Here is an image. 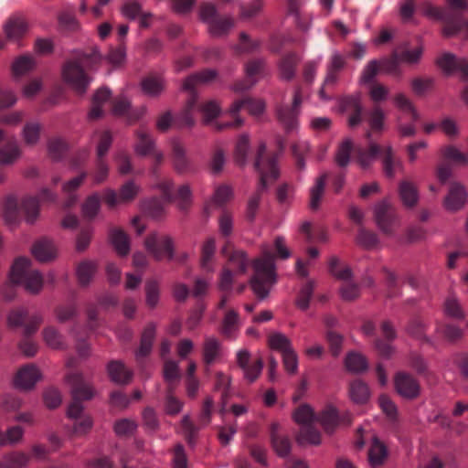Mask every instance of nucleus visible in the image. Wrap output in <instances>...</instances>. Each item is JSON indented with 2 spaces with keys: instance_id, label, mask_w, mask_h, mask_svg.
I'll use <instances>...</instances> for the list:
<instances>
[{
  "instance_id": "obj_24",
  "label": "nucleus",
  "mask_w": 468,
  "mask_h": 468,
  "mask_svg": "<svg viewBox=\"0 0 468 468\" xmlns=\"http://www.w3.org/2000/svg\"><path fill=\"white\" fill-rule=\"evenodd\" d=\"M265 61L256 58L250 60L245 67L246 79L234 85L235 91H243L252 87L264 72Z\"/></svg>"
},
{
  "instance_id": "obj_64",
  "label": "nucleus",
  "mask_w": 468,
  "mask_h": 468,
  "mask_svg": "<svg viewBox=\"0 0 468 468\" xmlns=\"http://www.w3.org/2000/svg\"><path fill=\"white\" fill-rule=\"evenodd\" d=\"M264 6V0H251L249 4L239 5L240 18L250 19L257 16Z\"/></svg>"
},
{
  "instance_id": "obj_14",
  "label": "nucleus",
  "mask_w": 468,
  "mask_h": 468,
  "mask_svg": "<svg viewBox=\"0 0 468 468\" xmlns=\"http://www.w3.org/2000/svg\"><path fill=\"white\" fill-rule=\"evenodd\" d=\"M264 107L265 105L261 100H254L251 98H243L241 100H238L232 104L230 108V114L234 120L232 122H217V129L223 130L229 127L238 128L243 123V121L239 116H237L238 112L241 109L248 111L250 114L260 115L263 112Z\"/></svg>"
},
{
  "instance_id": "obj_19",
  "label": "nucleus",
  "mask_w": 468,
  "mask_h": 468,
  "mask_svg": "<svg viewBox=\"0 0 468 468\" xmlns=\"http://www.w3.org/2000/svg\"><path fill=\"white\" fill-rule=\"evenodd\" d=\"M146 250L157 260L164 258L173 259L174 250L173 241L166 235L150 234L144 241Z\"/></svg>"
},
{
  "instance_id": "obj_58",
  "label": "nucleus",
  "mask_w": 468,
  "mask_h": 468,
  "mask_svg": "<svg viewBox=\"0 0 468 468\" xmlns=\"http://www.w3.org/2000/svg\"><path fill=\"white\" fill-rule=\"evenodd\" d=\"M96 271V265L90 261L80 262L77 268V276L80 285L86 286L90 283Z\"/></svg>"
},
{
  "instance_id": "obj_61",
  "label": "nucleus",
  "mask_w": 468,
  "mask_h": 468,
  "mask_svg": "<svg viewBox=\"0 0 468 468\" xmlns=\"http://www.w3.org/2000/svg\"><path fill=\"white\" fill-rule=\"evenodd\" d=\"M4 218L8 225L16 224L18 220V203L16 197H7L4 202Z\"/></svg>"
},
{
  "instance_id": "obj_57",
  "label": "nucleus",
  "mask_w": 468,
  "mask_h": 468,
  "mask_svg": "<svg viewBox=\"0 0 468 468\" xmlns=\"http://www.w3.org/2000/svg\"><path fill=\"white\" fill-rule=\"evenodd\" d=\"M35 61L31 56L23 55L18 57L12 65V72L16 78H18L32 70Z\"/></svg>"
},
{
  "instance_id": "obj_35",
  "label": "nucleus",
  "mask_w": 468,
  "mask_h": 468,
  "mask_svg": "<svg viewBox=\"0 0 468 468\" xmlns=\"http://www.w3.org/2000/svg\"><path fill=\"white\" fill-rule=\"evenodd\" d=\"M399 195L407 207H414L419 200V192L416 186L408 180H403L399 185Z\"/></svg>"
},
{
  "instance_id": "obj_26",
  "label": "nucleus",
  "mask_w": 468,
  "mask_h": 468,
  "mask_svg": "<svg viewBox=\"0 0 468 468\" xmlns=\"http://www.w3.org/2000/svg\"><path fill=\"white\" fill-rule=\"evenodd\" d=\"M0 143H4L0 147V165H12L20 156V149L16 140L13 137H7L0 130Z\"/></svg>"
},
{
  "instance_id": "obj_21",
  "label": "nucleus",
  "mask_w": 468,
  "mask_h": 468,
  "mask_svg": "<svg viewBox=\"0 0 468 468\" xmlns=\"http://www.w3.org/2000/svg\"><path fill=\"white\" fill-rule=\"evenodd\" d=\"M436 64L446 75H450L455 70L460 71L462 80L468 81V60L466 58H458L452 53L444 52L437 58Z\"/></svg>"
},
{
  "instance_id": "obj_16",
  "label": "nucleus",
  "mask_w": 468,
  "mask_h": 468,
  "mask_svg": "<svg viewBox=\"0 0 468 468\" xmlns=\"http://www.w3.org/2000/svg\"><path fill=\"white\" fill-rule=\"evenodd\" d=\"M346 65V56L337 51L332 53L326 65L325 78L319 90V95L322 100H330L331 97L325 93V90L336 85L340 78V72L345 69Z\"/></svg>"
},
{
  "instance_id": "obj_54",
  "label": "nucleus",
  "mask_w": 468,
  "mask_h": 468,
  "mask_svg": "<svg viewBox=\"0 0 468 468\" xmlns=\"http://www.w3.org/2000/svg\"><path fill=\"white\" fill-rule=\"evenodd\" d=\"M86 176V173H82L81 175L72 178L63 186V191L69 195L64 204L65 207L69 208L74 206L77 202V197L73 194V192L81 185Z\"/></svg>"
},
{
  "instance_id": "obj_18",
  "label": "nucleus",
  "mask_w": 468,
  "mask_h": 468,
  "mask_svg": "<svg viewBox=\"0 0 468 468\" xmlns=\"http://www.w3.org/2000/svg\"><path fill=\"white\" fill-rule=\"evenodd\" d=\"M374 215L380 230L387 235H391L399 223L395 207L384 199L376 205Z\"/></svg>"
},
{
  "instance_id": "obj_13",
  "label": "nucleus",
  "mask_w": 468,
  "mask_h": 468,
  "mask_svg": "<svg viewBox=\"0 0 468 468\" xmlns=\"http://www.w3.org/2000/svg\"><path fill=\"white\" fill-rule=\"evenodd\" d=\"M156 187L162 193V199L154 197L143 204L144 211L155 219L161 218L165 214V205L174 199V183L169 178L159 179Z\"/></svg>"
},
{
  "instance_id": "obj_10",
  "label": "nucleus",
  "mask_w": 468,
  "mask_h": 468,
  "mask_svg": "<svg viewBox=\"0 0 468 468\" xmlns=\"http://www.w3.org/2000/svg\"><path fill=\"white\" fill-rule=\"evenodd\" d=\"M199 13L202 21L207 24L208 31L213 37L228 35L235 25L232 16L220 15L213 4H202Z\"/></svg>"
},
{
  "instance_id": "obj_1",
  "label": "nucleus",
  "mask_w": 468,
  "mask_h": 468,
  "mask_svg": "<svg viewBox=\"0 0 468 468\" xmlns=\"http://www.w3.org/2000/svg\"><path fill=\"white\" fill-rule=\"evenodd\" d=\"M101 59L102 57L96 48L87 51L75 50L71 58L62 66V79L64 82L77 93H85L90 82L85 69H95Z\"/></svg>"
},
{
  "instance_id": "obj_56",
  "label": "nucleus",
  "mask_w": 468,
  "mask_h": 468,
  "mask_svg": "<svg viewBox=\"0 0 468 468\" xmlns=\"http://www.w3.org/2000/svg\"><path fill=\"white\" fill-rule=\"evenodd\" d=\"M268 344L271 349L280 352L282 355L292 349L290 339L281 333L271 334L268 338Z\"/></svg>"
},
{
  "instance_id": "obj_41",
  "label": "nucleus",
  "mask_w": 468,
  "mask_h": 468,
  "mask_svg": "<svg viewBox=\"0 0 468 468\" xmlns=\"http://www.w3.org/2000/svg\"><path fill=\"white\" fill-rule=\"evenodd\" d=\"M232 197V189L226 185L219 186L216 188L213 197L206 203L205 212L209 214L213 207H221L225 205Z\"/></svg>"
},
{
  "instance_id": "obj_20",
  "label": "nucleus",
  "mask_w": 468,
  "mask_h": 468,
  "mask_svg": "<svg viewBox=\"0 0 468 468\" xmlns=\"http://www.w3.org/2000/svg\"><path fill=\"white\" fill-rule=\"evenodd\" d=\"M55 198V195L48 188H43L37 197L23 198L20 207L26 216L27 222L32 224L37 218L40 202H52Z\"/></svg>"
},
{
  "instance_id": "obj_47",
  "label": "nucleus",
  "mask_w": 468,
  "mask_h": 468,
  "mask_svg": "<svg viewBox=\"0 0 468 468\" xmlns=\"http://www.w3.org/2000/svg\"><path fill=\"white\" fill-rule=\"evenodd\" d=\"M135 152L139 155L151 154L154 149V142L150 134L144 129L136 132Z\"/></svg>"
},
{
  "instance_id": "obj_5",
  "label": "nucleus",
  "mask_w": 468,
  "mask_h": 468,
  "mask_svg": "<svg viewBox=\"0 0 468 468\" xmlns=\"http://www.w3.org/2000/svg\"><path fill=\"white\" fill-rule=\"evenodd\" d=\"M274 259L275 255L265 249L261 257L253 261L254 274L250 280V284L260 300L268 296L271 287L276 282Z\"/></svg>"
},
{
  "instance_id": "obj_45",
  "label": "nucleus",
  "mask_w": 468,
  "mask_h": 468,
  "mask_svg": "<svg viewBox=\"0 0 468 468\" xmlns=\"http://www.w3.org/2000/svg\"><path fill=\"white\" fill-rule=\"evenodd\" d=\"M173 162L176 171L179 174H184L189 171V161L186 156L184 147L178 142H174L172 144Z\"/></svg>"
},
{
  "instance_id": "obj_2",
  "label": "nucleus",
  "mask_w": 468,
  "mask_h": 468,
  "mask_svg": "<svg viewBox=\"0 0 468 468\" xmlns=\"http://www.w3.org/2000/svg\"><path fill=\"white\" fill-rule=\"evenodd\" d=\"M446 2L452 9V11L433 5L430 2H424L420 6L421 12L426 16L442 23L443 37H451L464 32L468 38V19L459 13L468 11V0H446Z\"/></svg>"
},
{
  "instance_id": "obj_23",
  "label": "nucleus",
  "mask_w": 468,
  "mask_h": 468,
  "mask_svg": "<svg viewBox=\"0 0 468 468\" xmlns=\"http://www.w3.org/2000/svg\"><path fill=\"white\" fill-rule=\"evenodd\" d=\"M342 112H351L348 119V125L352 128L361 123L363 120V108L361 105L360 94L344 96L339 101Z\"/></svg>"
},
{
  "instance_id": "obj_6",
  "label": "nucleus",
  "mask_w": 468,
  "mask_h": 468,
  "mask_svg": "<svg viewBox=\"0 0 468 468\" xmlns=\"http://www.w3.org/2000/svg\"><path fill=\"white\" fill-rule=\"evenodd\" d=\"M217 77L213 69H205L188 76L183 83V89L190 92V98L182 112L174 118V124L178 128L192 127L195 124L193 112L197 101L195 94V87L201 83H208Z\"/></svg>"
},
{
  "instance_id": "obj_32",
  "label": "nucleus",
  "mask_w": 468,
  "mask_h": 468,
  "mask_svg": "<svg viewBox=\"0 0 468 468\" xmlns=\"http://www.w3.org/2000/svg\"><path fill=\"white\" fill-rule=\"evenodd\" d=\"M380 155L383 172L388 178L392 179L395 176L396 171L402 169V162L395 156L391 146L382 148Z\"/></svg>"
},
{
  "instance_id": "obj_9",
  "label": "nucleus",
  "mask_w": 468,
  "mask_h": 468,
  "mask_svg": "<svg viewBox=\"0 0 468 468\" xmlns=\"http://www.w3.org/2000/svg\"><path fill=\"white\" fill-rule=\"evenodd\" d=\"M11 279L31 294H38L44 284L42 273L31 267L27 258H17L11 268Z\"/></svg>"
},
{
  "instance_id": "obj_53",
  "label": "nucleus",
  "mask_w": 468,
  "mask_h": 468,
  "mask_svg": "<svg viewBox=\"0 0 468 468\" xmlns=\"http://www.w3.org/2000/svg\"><path fill=\"white\" fill-rule=\"evenodd\" d=\"M326 179L327 174L322 175L316 179L315 185L311 188L310 207L313 210H316L320 206L324 192Z\"/></svg>"
},
{
  "instance_id": "obj_52",
  "label": "nucleus",
  "mask_w": 468,
  "mask_h": 468,
  "mask_svg": "<svg viewBox=\"0 0 468 468\" xmlns=\"http://www.w3.org/2000/svg\"><path fill=\"white\" fill-rule=\"evenodd\" d=\"M315 288V282L307 281L300 289L295 303L301 310H307Z\"/></svg>"
},
{
  "instance_id": "obj_31",
  "label": "nucleus",
  "mask_w": 468,
  "mask_h": 468,
  "mask_svg": "<svg viewBox=\"0 0 468 468\" xmlns=\"http://www.w3.org/2000/svg\"><path fill=\"white\" fill-rule=\"evenodd\" d=\"M107 371L112 381L120 385H127L132 379L133 373L119 360H112L107 366Z\"/></svg>"
},
{
  "instance_id": "obj_3",
  "label": "nucleus",
  "mask_w": 468,
  "mask_h": 468,
  "mask_svg": "<svg viewBox=\"0 0 468 468\" xmlns=\"http://www.w3.org/2000/svg\"><path fill=\"white\" fill-rule=\"evenodd\" d=\"M277 158V154H267L264 143L260 144L254 163L255 169L260 174V181L256 191L248 200L246 209V218L250 222L254 221L261 197L266 192L269 184L274 182L279 176Z\"/></svg>"
},
{
  "instance_id": "obj_44",
  "label": "nucleus",
  "mask_w": 468,
  "mask_h": 468,
  "mask_svg": "<svg viewBox=\"0 0 468 468\" xmlns=\"http://www.w3.org/2000/svg\"><path fill=\"white\" fill-rule=\"evenodd\" d=\"M279 425L273 423L271 427V440L274 451L282 457L289 454L291 450V441L287 437H282L278 434Z\"/></svg>"
},
{
  "instance_id": "obj_40",
  "label": "nucleus",
  "mask_w": 468,
  "mask_h": 468,
  "mask_svg": "<svg viewBox=\"0 0 468 468\" xmlns=\"http://www.w3.org/2000/svg\"><path fill=\"white\" fill-rule=\"evenodd\" d=\"M111 97V91L108 89H99L92 97V106L89 112V118L90 120H96L103 115L102 105L109 101Z\"/></svg>"
},
{
  "instance_id": "obj_4",
  "label": "nucleus",
  "mask_w": 468,
  "mask_h": 468,
  "mask_svg": "<svg viewBox=\"0 0 468 468\" xmlns=\"http://www.w3.org/2000/svg\"><path fill=\"white\" fill-rule=\"evenodd\" d=\"M71 387L72 402L68 409V416L76 419L74 432L84 434L91 428V420L89 417H81L83 407L81 401L90 399L93 397L91 388L84 382L83 377L79 373H71L67 377Z\"/></svg>"
},
{
  "instance_id": "obj_48",
  "label": "nucleus",
  "mask_w": 468,
  "mask_h": 468,
  "mask_svg": "<svg viewBox=\"0 0 468 468\" xmlns=\"http://www.w3.org/2000/svg\"><path fill=\"white\" fill-rule=\"evenodd\" d=\"M325 431L332 432L335 427L338 424L340 417L334 407L325 408L316 418Z\"/></svg>"
},
{
  "instance_id": "obj_25",
  "label": "nucleus",
  "mask_w": 468,
  "mask_h": 468,
  "mask_svg": "<svg viewBox=\"0 0 468 468\" xmlns=\"http://www.w3.org/2000/svg\"><path fill=\"white\" fill-rule=\"evenodd\" d=\"M380 330L386 340L376 338L374 342L375 349L381 357L389 358L394 352L390 342L396 338L397 334L389 321H383L380 325Z\"/></svg>"
},
{
  "instance_id": "obj_36",
  "label": "nucleus",
  "mask_w": 468,
  "mask_h": 468,
  "mask_svg": "<svg viewBox=\"0 0 468 468\" xmlns=\"http://www.w3.org/2000/svg\"><path fill=\"white\" fill-rule=\"evenodd\" d=\"M155 335V326L153 324H148L143 332L139 349L135 353L136 360L141 363L151 352L153 341Z\"/></svg>"
},
{
  "instance_id": "obj_42",
  "label": "nucleus",
  "mask_w": 468,
  "mask_h": 468,
  "mask_svg": "<svg viewBox=\"0 0 468 468\" xmlns=\"http://www.w3.org/2000/svg\"><path fill=\"white\" fill-rule=\"evenodd\" d=\"M388 456L386 446L378 439L374 438L368 451V461L373 468L382 465Z\"/></svg>"
},
{
  "instance_id": "obj_55",
  "label": "nucleus",
  "mask_w": 468,
  "mask_h": 468,
  "mask_svg": "<svg viewBox=\"0 0 468 468\" xmlns=\"http://www.w3.org/2000/svg\"><path fill=\"white\" fill-rule=\"evenodd\" d=\"M355 151L354 144L351 139L346 138L338 146L335 162L340 167H346L350 161L351 153Z\"/></svg>"
},
{
  "instance_id": "obj_39",
  "label": "nucleus",
  "mask_w": 468,
  "mask_h": 468,
  "mask_svg": "<svg viewBox=\"0 0 468 468\" xmlns=\"http://www.w3.org/2000/svg\"><path fill=\"white\" fill-rule=\"evenodd\" d=\"M221 354V344L215 337H206L203 345V361L209 366L214 364Z\"/></svg>"
},
{
  "instance_id": "obj_51",
  "label": "nucleus",
  "mask_w": 468,
  "mask_h": 468,
  "mask_svg": "<svg viewBox=\"0 0 468 468\" xmlns=\"http://www.w3.org/2000/svg\"><path fill=\"white\" fill-rule=\"evenodd\" d=\"M441 154L445 161L458 165H468V155L462 153L453 145H446L441 149Z\"/></svg>"
},
{
  "instance_id": "obj_34",
  "label": "nucleus",
  "mask_w": 468,
  "mask_h": 468,
  "mask_svg": "<svg viewBox=\"0 0 468 468\" xmlns=\"http://www.w3.org/2000/svg\"><path fill=\"white\" fill-rule=\"evenodd\" d=\"M301 3L299 0H288L287 9L288 14L294 16V21L297 27L305 32L311 27L312 17L309 14L300 11Z\"/></svg>"
},
{
  "instance_id": "obj_12",
  "label": "nucleus",
  "mask_w": 468,
  "mask_h": 468,
  "mask_svg": "<svg viewBox=\"0 0 468 468\" xmlns=\"http://www.w3.org/2000/svg\"><path fill=\"white\" fill-rule=\"evenodd\" d=\"M328 269L334 277L344 282L340 288V295L344 301L350 302L359 297V286L350 282L352 271L347 265H343L338 258L334 256L329 261Z\"/></svg>"
},
{
  "instance_id": "obj_63",
  "label": "nucleus",
  "mask_w": 468,
  "mask_h": 468,
  "mask_svg": "<svg viewBox=\"0 0 468 468\" xmlns=\"http://www.w3.org/2000/svg\"><path fill=\"white\" fill-rule=\"evenodd\" d=\"M345 363L346 368L352 372H362L367 367L366 357L356 352L347 354Z\"/></svg>"
},
{
  "instance_id": "obj_59",
  "label": "nucleus",
  "mask_w": 468,
  "mask_h": 468,
  "mask_svg": "<svg viewBox=\"0 0 468 468\" xmlns=\"http://www.w3.org/2000/svg\"><path fill=\"white\" fill-rule=\"evenodd\" d=\"M163 375L165 382L167 383V387L172 385L175 386L176 388L177 382L181 378L178 364L173 360L165 361L164 364Z\"/></svg>"
},
{
  "instance_id": "obj_37",
  "label": "nucleus",
  "mask_w": 468,
  "mask_h": 468,
  "mask_svg": "<svg viewBox=\"0 0 468 468\" xmlns=\"http://www.w3.org/2000/svg\"><path fill=\"white\" fill-rule=\"evenodd\" d=\"M300 58L296 53L290 52L284 55L279 62V73L281 78L286 80L293 79Z\"/></svg>"
},
{
  "instance_id": "obj_60",
  "label": "nucleus",
  "mask_w": 468,
  "mask_h": 468,
  "mask_svg": "<svg viewBox=\"0 0 468 468\" xmlns=\"http://www.w3.org/2000/svg\"><path fill=\"white\" fill-rule=\"evenodd\" d=\"M175 389L172 385L166 388L165 410L168 415H176L183 408V402L174 396Z\"/></svg>"
},
{
  "instance_id": "obj_7",
  "label": "nucleus",
  "mask_w": 468,
  "mask_h": 468,
  "mask_svg": "<svg viewBox=\"0 0 468 468\" xmlns=\"http://www.w3.org/2000/svg\"><path fill=\"white\" fill-rule=\"evenodd\" d=\"M7 321L12 327H24L25 338L20 341L19 349L25 356H34L37 354V346L28 336L37 330L42 323V317L38 314L29 317L27 309L18 307L9 313Z\"/></svg>"
},
{
  "instance_id": "obj_29",
  "label": "nucleus",
  "mask_w": 468,
  "mask_h": 468,
  "mask_svg": "<svg viewBox=\"0 0 468 468\" xmlns=\"http://www.w3.org/2000/svg\"><path fill=\"white\" fill-rule=\"evenodd\" d=\"M466 198L467 194L463 186L459 183H452L448 195L444 198V207L449 211H457L463 207Z\"/></svg>"
},
{
  "instance_id": "obj_62",
  "label": "nucleus",
  "mask_w": 468,
  "mask_h": 468,
  "mask_svg": "<svg viewBox=\"0 0 468 468\" xmlns=\"http://www.w3.org/2000/svg\"><path fill=\"white\" fill-rule=\"evenodd\" d=\"M101 207V197L98 193H94L87 197L82 205L83 216L88 219H93Z\"/></svg>"
},
{
  "instance_id": "obj_15",
  "label": "nucleus",
  "mask_w": 468,
  "mask_h": 468,
  "mask_svg": "<svg viewBox=\"0 0 468 468\" xmlns=\"http://www.w3.org/2000/svg\"><path fill=\"white\" fill-rule=\"evenodd\" d=\"M395 106L402 112L409 114L410 117V123H399L398 131L401 137H412L416 134L417 129L415 122L420 120V114L417 111L413 102L404 94L398 93L393 98Z\"/></svg>"
},
{
  "instance_id": "obj_30",
  "label": "nucleus",
  "mask_w": 468,
  "mask_h": 468,
  "mask_svg": "<svg viewBox=\"0 0 468 468\" xmlns=\"http://www.w3.org/2000/svg\"><path fill=\"white\" fill-rule=\"evenodd\" d=\"M34 257L41 262L54 260L57 256V250L52 240L41 238L37 240L31 249Z\"/></svg>"
},
{
  "instance_id": "obj_33",
  "label": "nucleus",
  "mask_w": 468,
  "mask_h": 468,
  "mask_svg": "<svg viewBox=\"0 0 468 468\" xmlns=\"http://www.w3.org/2000/svg\"><path fill=\"white\" fill-rule=\"evenodd\" d=\"M109 238L115 250L120 256H126L130 252V239L128 235L119 228H111Z\"/></svg>"
},
{
  "instance_id": "obj_27",
  "label": "nucleus",
  "mask_w": 468,
  "mask_h": 468,
  "mask_svg": "<svg viewBox=\"0 0 468 468\" xmlns=\"http://www.w3.org/2000/svg\"><path fill=\"white\" fill-rule=\"evenodd\" d=\"M40 377L41 374L38 368L33 364H27L17 371L14 383L18 388L30 389L36 385Z\"/></svg>"
},
{
  "instance_id": "obj_43",
  "label": "nucleus",
  "mask_w": 468,
  "mask_h": 468,
  "mask_svg": "<svg viewBox=\"0 0 468 468\" xmlns=\"http://www.w3.org/2000/svg\"><path fill=\"white\" fill-rule=\"evenodd\" d=\"M381 151L382 148L378 144L371 143L367 150L362 147H357L355 149V154L358 164L363 168H366L369 166L373 159L378 155H380Z\"/></svg>"
},
{
  "instance_id": "obj_17",
  "label": "nucleus",
  "mask_w": 468,
  "mask_h": 468,
  "mask_svg": "<svg viewBox=\"0 0 468 468\" xmlns=\"http://www.w3.org/2000/svg\"><path fill=\"white\" fill-rule=\"evenodd\" d=\"M301 90L297 89L293 94L292 103L281 105L277 108V117L286 132H292L297 127L300 106L302 104Z\"/></svg>"
},
{
  "instance_id": "obj_8",
  "label": "nucleus",
  "mask_w": 468,
  "mask_h": 468,
  "mask_svg": "<svg viewBox=\"0 0 468 468\" xmlns=\"http://www.w3.org/2000/svg\"><path fill=\"white\" fill-rule=\"evenodd\" d=\"M221 253L228 257L229 262L221 273L219 289L223 292H231L235 275L246 272L250 261L244 251L234 250L229 241L223 246Z\"/></svg>"
},
{
  "instance_id": "obj_11",
  "label": "nucleus",
  "mask_w": 468,
  "mask_h": 468,
  "mask_svg": "<svg viewBox=\"0 0 468 468\" xmlns=\"http://www.w3.org/2000/svg\"><path fill=\"white\" fill-rule=\"evenodd\" d=\"M293 419L302 425L297 438L299 443L308 442L317 445L321 442V433L313 425L316 417L309 405L299 406L293 413Z\"/></svg>"
},
{
  "instance_id": "obj_22",
  "label": "nucleus",
  "mask_w": 468,
  "mask_h": 468,
  "mask_svg": "<svg viewBox=\"0 0 468 468\" xmlns=\"http://www.w3.org/2000/svg\"><path fill=\"white\" fill-rule=\"evenodd\" d=\"M394 384L397 392L403 398L412 399L420 395V383L409 373H397L395 376Z\"/></svg>"
},
{
  "instance_id": "obj_28",
  "label": "nucleus",
  "mask_w": 468,
  "mask_h": 468,
  "mask_svg": "<svg viewBox=\"0 0 468 468\" xmlns=\"http://www.w3.org/2000/svg\"><path fill=\"white\" fill-rule=\"evenodd\" d=\"M5 39L10 42H18L27 31V24L24 17L13 16L3 26Z\"/></svg>"
},
{
  "instance_id": "obj_49",
  "label": "nucleus",
  "mask_w": 468,
  "mask_h": 468,
  "mask_svg": "<svg viewBox=\"0 0 468 468\" xmlns=\"http://www.w3.org/2000/svg\"><path fill=\"white\" fill-rule=\"evenodd\" d=\"M239 328V314L233 310H228L224 315L220 332L221 334L230 338Z\"/></svg>"
},
{
  "instance_id": "obj_50",
  "label": "nucleus",
  "mask_w": 468,
  "mask_h": 468,
  "mask_svg": "<svg viewBox=\"0 0 468 468\" xmlns=\"http://www.w3.org/2000/svg\"><path fill=\"white\" fill-rule=\"evenodd\" d=\"M30 456L22 452H10L3 458L4 468H23L28 464Z\"/></svg>"
},
{
  "instance_id": "obj_38",
  "label": "nucleus",
  "mask_w": 468,
  "mask_h": 468,
  "mask_svg": "<svg viewBox=\"0 0 468 468\" xmlns=\"http://www.w3.org/2000/svg\"><path fill=\"white\" fill-rule=\"evenodd\" d=\"M141 88L144 94L150 97H156L165 89L164 80L161 76L150 74L141 81Z\"/></svg>"
},
{
  "instance_id": "obj_46",
  "label": "nucleus",
  "mask_w": 468,
  "mask_h": 468,
  "mask_svg": "<svg viewBox=\"0 0 468 468\" xmlns=\"http://www.w3.org/2000/svg\"><path fill=\"white\" fill-rule=\"evenodd\" d=\"M349 395L355 403L364 404L368 400L370 392L365 382L356 379L350 384Z\"/></svg>"
}]
</instances>
